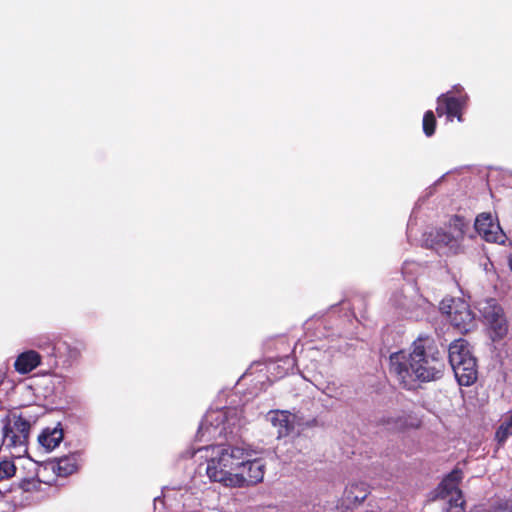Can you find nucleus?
<instances>
[{
    "mask_svg": "<svg viewBox=\"0 0 512 512\" xmlns=\"http://www.w3.org/2000/svg\"><path fill=\"white\" fill-rule=\"evenodd\" d=\"M390 373L399 385L406 390H414L419 383L440 379L445 369V361L428 335H419L411 345V351L392 353L389 357Z\"/></svg>",
    "mask_w": 512,
    "mask_h": 512,
    "instance_id": "1",
    "label": "nucleus"
},
{
    "mask_svg": "<svg viewBox=\"0 0 512 512\" xmlns=\"http://www.w3.org/2000/svg\"><path fill=\"white\" fill-rule=\"evenodd\" d=\"M470 228V220L462 215H452L444 227L429 234L431 246L447 255L465 252L464 240Z\"/></svg>",
    "mask_w": 512,
    "mask_h": 512,
    "instance_id": "2",
    "label": "nucleus"
},
{
    "mask_svg": "<svg viewBox=\"0 0 512 512\" xmlns=\"http://www.w3.org/2000/svg\"><path fill=\"white\" fill-rule=\"evenodd\" d=\"M240 420L239 411L235 407L209 410L199 425L196 439L210 442L218 438H226L240 425Z\"/></svg>",
    "mask_w": 512,
    "mask_h": 512,
    "instance_id": "3",
    "label": "nucleus"
},
{
    "mask_svg": "<svg viewBox=\"0 0 512 512\" xmlns=\"http://www.w3.org/2000/svg\"><path fill=\"white\" fill-rule=\"evenodd\" d=\"M245 453L246 450H222L217 457L208 462V477L228 487V478L240 472Z\"/></svg>",
    "mask_w": 512,
    "mask_h": 512,
    "instance_id": "4",
    "label": "nucleus"
},
{
    "mask_svg": "<svg viewBox=\"0 0 512 512\" xmlns=\"http://www.w3.org/2000/svg\"><path fill=\"white\" fill-rule=\"evenodd\" d=\"M440 310L461 333H467L476 326L475 315L468 302L462 298H444L440 302Z\"/></svg>",
    "mask_w": 512,
    "mask_h": 512,
    "instance_id": "5",
    "label": "nucleus"
},
{
    "mask_svg": "<svg viewBox=\"0 0 512 512\" xmlns=\"http://www.w3.org/2000/svg\"><path fill=\"white\" fill-rule=\"evenodd\" d=\"M462 480V472L454 469L438 485L436 489V499L447 502L446 512H465L464 499L459 484Z\"/></svg>",
    "mask_w": 512,
    "mask_h": 512,
    "instance_id": "6",
    "label": "nucleus"
},
{
    "mask_svg": "<svg viewBox=\"0 0 512 512\" xmlns=\"http://www.w3.org/2000/svg\"><path fill=\"white\" fill-rule=\"evenodd\" d=\"M480 312L488 324L492 341H500L506 337L509 330L504 309L494 299L487 300Z\"/></svg>",
    "mask_w": 512,
    "mask_h": 512,
    "instance_id": "7",
    "label": "nucleus"
},
{
    "mask_svg": "<svg viewBox=\"0 0 512 512\" xmlns=\"http://www.w3.org/2000/svg\"><path fill=\"white\" fill-rule=\"evenodd\" d=\"M251 450H246L244 463L240 472H236L235 476L228 478V487H244L254 485L263 478V466L258 459H251Z\"/></svg>",
    "mask_w": 512,
    "mask_h": 512,
    "instance_id": "8",
    "label": "nucleus"
},
{
    "mask_svg": "<svg viewBox=\"0 0 512 512\" xmlns=\"http://www.w3.org/2000/svg\"><path fill=\"white\" fill-rule=\"evenodd\" d=\"M468 95L455 96L452 91L441 94L437 98L436 113L439 117L446 116L448 121H453L457 118L458 121H463V110L467 104Z\"/></svg>",
    "mask_w": 512,
    "mask_h": 512,
    "instance_id": "9",
    "label": "nucleus"
},
{
    "mask_svg": "<svg viewBox=\"0 0 512 512\" xmlns=\"http://www.w3.org/2000/svg\"><path fill=\"white\" fill-rule=\"evenodd\" d=\"M30 422L22 417L14 421L13 426L5 425L2 433V443L0 448H15L17 446H27L30 432Z\"/></svg>",
    "mask_w": 512,
    "mask_h": 512,
    "instance_id": "10",
    "label": "nucleus"
},
{
    "mask_svg": "<svg viewBox=\"0 0 512 512\" xmlns=\"http://www.w3.org/2000/svg\"><path fill=\"white\" fill-rule=\"evenodd\" d=\"M474 228L486 242H504L505 235L500 224L490 212H482L478 214L474 222Z\"/></svg>",
    "mask_w": 512,
    "mask_h": 512,
    "instance_id": "11",
    "label": "nucleus"
},
{
    "mask_svg": "<svg viewBox=\"0 0 512 512\" xmlns=\"http://www.w3.org/2000/svg\"><path fill=\"white\" fill-rule=\"evenodd\" d=\"M272 425L277 429V437L282 438L290 435L295 428L296 415L285 410H276L269 413Z\"/></svg>",
    "mask_w": 512,
    "mask_h": 512,
    "instance_id": "12",
    "label": "nucleus"
},
{
    "mask_svg": "<svg viewBox=\"0 0 512 512\" xmlns=\"http://www.w3.org/2000/svg\"><path fill=\"white\" fill-rule=\"evenodd\" d=\"M455 377L461 386H471L478 378L476 358H469L466 362L453 367Z\"/></svg>",
    "mask_w": 512,
    "mask_h": 512,
    "instance_id": "13",
    "label": "nucleus"
},
{
    "mask_svg": "<svg viewBox=\"0 0 512 512\" xmlns=\"http://www.w3.org/2000/svg\"><path fill=\"white\" fill-rule=\"evenodd\" d=\"M448 352V358L452 368L461 365L469 358H475L469 349L468 341L463 338L454 340L449 345Z\"/></svg>",
    "mask_w": 512,
    "mask_h": 512,
    "instance_id": "14",
    "label": "nucleus"
},
{
    "mask_svg": "<svg viewBox=\"0 0 512 512\" xmlns=\"http://www.w3.org/2000/svg\"><path fill=\"white\" fill-rule=\"evenodd\" d=\"M83 348V343L77 340L71 339V341L67 340H57L53 344L52 355L54 357H66L68 359L74 360L80 356L81 349Z\"/></svg>",
    "mask_w": 512,
    "mask_h": 512,
    "instance_id": "15",
    "label": "nucleus"
},
{
    "mask_svg": "<svg viewBox=\"0 0 512 512\" xmlns=\"http://www.w3.org/2000/svg\"><path fill=\"white\" fill-rule=\"evenodd\" d=\"M41 364V355L35 350H28L20 353L15 362L14 368L20 374H27Z\"/></svg>",
    "mask_w": 512,
    "mask_h": 512,
    "instance_id": "16",
    "label": "nucleus"
},
{
    "mask_svg": "<svg viewBox=\"0 0 512 512\" xmlns=\"http://www.w3.org/2000/svg\"><path fill=\"white\" fill-rule=\"evenodd\" d=\"M63 429L58 424V427L45 428L38 436V442L43 448H56L63 440Z\"/></svg>",
    "mask_w": 512,
    "mask_h": 512,
    "instance_id": "17",
    "label": "nucleus"
},
{
    "mask_svg": "<svg viewBox=\"0 0 512 512\" xmlns=\"http://www.w3.org/2000/svg\"><path fill=\"white\" fill-rule=\"evenodd\" d=\"M344 495L350 504H358L368 495V487L364 483H351L344 491Z\"/></svg>",
    "mask_w": 512,
    "mask_h": 512,
    "instance_id": "18",
    "label": "nucleus"
},
{
    "mask_svg": "<svg viewBox=\"0 0 512 512\" xmlns=\"http://www.w3.org/2000/svg\"><path fill=\"white\" fill-rule=\"evenodd\" d=\"M512 435V411L509 413V415L505 416L499 427L497 428L495 432V440L499 445H502L505 443L507 438Z\"/></svg>",
    "mask_w": 512,
    "mask_h": 512,
    "instance_id": "19",
    "label": "nucleus"
},
{
    "mask_svg": "<svg viewBox=\"0 0 512 512\" xmlns=\"http://www.w3.org/2000/svg\"><path fill=\"white\" fill-rule=\"evenodd\" d=\"M436 117L432 110H428L424 113L423 121H422V127L423 132L427 137H431L434 135L436 130Z\"/></svg>",
    "mask_w": 512,
    "mask_h": 512,
    "instance_id": "20",
    "label": "nucleus"
},
{
    "mask_svg": "<svg viewBox=\"0 0 512 512\" xmlns=\"http://www.w3.org/2000/svg\"><path fill=\"white\" fill-rule=\"evenodd\" d=\"M16 465L13 461L4 460L0 462V480L15 475Z\"/></svg>",
    "mask_w": 512,
    "mask_h": 512,
    "instance_id": "21",
    "label": "nucleus"
},
{
    "mask_svg": "<svg viewBox=\"0 0 512 512\" xmlns=\"http://www.w3.org/2000/svg\"><path fill=\"white\" fill-rule=\"evenodd\" d=\"M57 469L59 475L66 476L76 471V465L70 459H61L57 463Z\"/></svg>",
    "mask_w": 512,
    "mask_h": 512,
    "instance_id": "22",
    "label": "nucleus"
},
{
    "mask_svg": "<svg viewBox=\"0 0 512 512\" xmlns=\"http://www.w3.org/2000/svg\"><path fill=\"white\" fill-rule=\"evenodd\" d=\"M382 422L389 430H401L405 424V421L401 417L393 420H383Z\"/></svg>",
    "mask_w": 512,
    "mask_h": 512,
    "instance_id": "23",
    "label": "nucleus"
},
{
    "mask_svg": "<svg viewBox=\"0 0 512 512\" xmlns=\"http://www.w3.org/2000/svg\"><path fill=\"white\" fill-rule=\"evenodd\" d=\"M463 87L460 85V84H457V85H454L453 88H452V95H455V96H460V95H466L464 92H463Z\"/></svg>",
    "mask_w": 512,
    "mask_h": 512,
    "instance_id": "24",
    "label": "nucleus"
},
{
    "mask_svg": "<svg viewBox=\"0 0 512 512\" xmlns=\"http://www.w3.org/2000/svg\"><path fill=\"white\" fill-rule=\"evenodd\" d=\"M6 376H7V368L6 367H0V386L4 382Z\"/></svg>",
    "mask_w": 512,
    "mask_h": 512,
    "instance_id": "25",
    "label": "nucleus"
},
{
    "mask_svg": "<svg viewBox=\"0 0 512 512\" xmlns=\"http://www.w3.org/2000/svg\"><path fill=\"white\" fill-rule=\"evenodd\" d=\"M221 446H224V443H217V444L211 443V444H208V445L204 446L203 448H206V449H209V448H219Z\"/></svg>",
    "mask_w": 512,
    "mask_h": 512,
    "instance_id": "26",
    "label": "nucleus"
},
{
    "mask_svg": "<svg viewBox=\"0 0 512 512\" xmlns=\"http://www.w3.org/2000/svg\"><path fill=\"white\" fill-rule=\"evenodd\" d=\"M308 426L310 427H316V426H319V422L316 418L312 419L311 421L308 422Z\"/></svg>",
    "mask_w": 512,
    "mask_h": 512,
    "instance_id": "27",
    "label": "nucleus"
},
{
    "mask_svg": "<svg viewBox=\"0 0 512 512\" xmlns=\"http://www.w3.org/2000/svg\"><path fill=\"white\" fill-rule=\"evenodd\" d=\"M508 264H509V267H510V269L512 271V253L508 257Z\"/></svg>",
    "mask_w": 512,
    "mask_h": 512,
    "instance_id": "28",
    "label": "nucleus"
}]
</instances>
